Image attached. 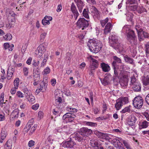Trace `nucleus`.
Segmentation results:
<instances>
[{"label":"nucleus","instance_id":"63","mask_svg":"<svg viewBox=\"0 0 149 149\" xmlns=\"http://www.w3.org/2000/svg\"><path fill=\"white\" fill-rule=\"evenodd\" d=\"M51 85L54 86L55 85L56 83V79H53L51 80Z\"/></svg>","mask_w":149,"mask_h":149},{"label":"nucleus","instance_id":"7","mask_svg":"<svg viewBox=\"0 0 149 149\" xmlns=\"http://www.w3.org/2000/svg\"><path fill=\"white\" fill-rule=\"evenodd\" d=\"M77 24L79 27L82 28V30H84L88 26L89 23L87 20L85 19L84 18H81L78 20Z\"/></svg>","mask_w":149,"mask_h":149},{"label":"nucleus","instance_id":"58","mask_svg":"<svg viewBox=\"0 0 149 149\" xmlns=\"http://www.w3.org/2000/svg\"><path fill=\"white\" fill-rule=\"evenodd\" d=\"M39 107V104H35L33 105L32 106V109L35 110L37 109Z\"/></svg>","mask_w":149,"mask_h":149},{"label":"nucleus","instance_id":"26","mask_svg":"<svg viewBox=\"0 0 149 149\" xmlns=\"http://www.w3.org/2000/svg\"><path fill=\"white\" fill-rule=\"evenodd\" d=\"M38 73L36 74H36H34V81H36L34 82L33 83V85L34 86L37 85L38 84V83L37 81H39L40 80V76L38 73V72H37Z\"/></svg>","mask_w":149,"mask_h":149},{"label":"nucleus","instance_id":"42","mask_svg":"<svg viewBox=\"0 0 149 149\" xmlns=\"http://www.w3.org/2000/svg\"><path fill=\"white\" fill-rule=\"evenodd\" d=\"M56 104L58 106H57L58 107H59V105L62 102V98L60 97H58L57 98H56L55 99Z\"/></svg>","mask_w":149,"mask_h":149},{"label":"nucleus","instance_id":"46","mask_svg":"<svg viewBox=\"0 0 149 149\" xmlns=\"http://www.w3.org/2000/svg\"><path fill=\"white\" fill-rule=\"evenodd\" d=\"M90 143H91L92 146L93 147H96L99 143L97 141L94 140H91Z\"/></svg>","mask_w":149,"mask_h":149},{"label":"nucleus","instance_id":"1","mask_svg":"<svg viewBox=\"0 0 149 149\" xmlns=\"http://www.w3.org/2000/svg\"><path fill=\"white\" fill-rule=\"evenodd\" d=\"M89 131H77L71 134L68 140L63 143L62 146L66 148H72L75 143L72 141V138H74L75 140L80 141L82 139V136H87L89 135Z\"/></svg>","mask_w":149,"mask_h":149},{"label":"nucleus","instance_id":"20","mask_svg":"<svg viewBox=\"0 0 149 149\" xmlns=\"http://www.w3.org/2000/svg\"><path fill=\"white\" fill-rule=\"evenodd\" d=\"M47 83L44 82V81H42L40 84V88L39 89V90L40 91H44L46 90L47 86Z\"/></svg>","mask_w":149,"mask_h":149},{"label":"nucleus","instance_id":"47","mask_svg":"<svg viewBox=\"0 0 149 149\" xmlns=\"http://www.w3.org/2000/svg\"><path fill=\"white\" fill-rule=\"evenodd\" d=\"M42 23L43 25L49 24L50 23L49 21V20H47V19H46L45 18L42 19Z\"/></svg>","mask_w":149,"mask_h":149},{"label":"nucleus","instance_id":"30","mask_svg":"<svg viewBox=\"0 0 149 149\" xmlns=\"http://www.w3.org/2000/svg\"><path fill=\"white\" fill-rule=\"evenodd\" d=\"M48 56L45 54L43 59L41 63L40 67H43L45 65Z\"/></svg>","mask_w":149,"mask_h":149},{"label":"nucleus","instance_id":"35","mask_svg":"<svg viewBox=\"0 0 149 149\" xmlns=\"http://www.w3.org/2000/svg\"><path fill=\"white\" fill-rule=\"evenodd\" d=\"M143 84L145 86H147L149 84V76L147 75L146 77H144L143 80Z\"/></svg>","mask_w":149,"mask_h":149},{"label":"nucleus","instance_id":"25","mask_svg":"<svg viewBox=\"0 0 149 149\" xmlns=\"http://www.w3.org/2000/svg\"><path fill=\"white\" fill-rule=\"evenodd\" d=\"M136 120L135 116H131L129 120L128 124L130 125H134Z\"/></svg>","mask_w":149,"mask_h":149},{"label":"nucleus","instance_id":"12","mask_svg":"<svg viewBox=\"0 0 149 149\" xmlns=\"http://www.w3.org/2000/svg\"><path fill=\"white\" fill-rule=\"evenodd\" d=\"M128 80V77L127 75H123L120 81L121 86L123 87L126 86L127 85Z\"/></svg>","mask_w":149,"mask_h":149},{"label":"nucleus","instance_id":"37","mask_svg":"<svg viewBox=\"0 0 149 149\" xmlns=\"http://www.w3.org/2000/svg\"><path fill=\"white\" fill-rule=\"evenodd\" d=\"M50 72V70L48 67H46L44 70L42 74L44 76H46L49 74Z\"/></svg>","mask_w":149,"mask_h":149},{"label":"nucleus","instance_id":"5","mask_svg":"<svg viewBox=\"0 0 149 149\" xmlns=\"http://www.w3.org/2000/svg\"><path fill=\"white\" fill-rule=\"evenodd\" d=\"M144 100L140 96L136 97L133 100V104L134 107L137 109L141 108L143 104Z\"/></svg>","mask_w":149,"mask_h":149},{"label":"nucleus","instance_id":"59","mask_svg":"<svg viewBox=\"0 0 149 149\" xmlns=\"http://www.w3.org/2000/svg\"><path fill=\"white\" fill-rule=\"evenodd\" d=\"M35 142L33 140H31L28 143V146L29 147H31L34 145Z\"/></svg>","mask_w":149,"mask_h":149},{"label":"nucleus","instance_id":"31","mask_svg":"<svg viewBox=\"0 0 149 149\" xmlns=\"http://www.w3.org/2000/svg\"><path fill=\"white\" fill-rule=\"evenodd\" d=\"M4 46L5 49L8 48L10 51H12L13 50L14 47V45L13 44L11 45V46L9 45V44L8 43H5L4 44Z\"/></svg>","mask_w":149,"mask_h":149},{"label":"nucleus","instance_id":"44","mask_svg":"<svg viewBox=\"0 0 149 149\" xmlns=\"http://www.w3.org/2000/svg\"><path fill=\"white\" fill-rule=\"evenodd\" d=\"M148 126V122L146 121H144L141 124L140 127L141 128H146Z\"/></svg>","mask_w":149,"mask_h":149},{"label":"nucleus","instance_id":"13","mask_svg":"<svg viewBox=\"0 0 149 149\" xmlns=\"http://www.w3.org/2000/svg\"><path fill=\"white\" fill-rule=\"evenodd\" d=\"M109 40L111 45L113 46L118 41L117 36L114 34L112 33L109 37Z\"/></svg>","mask_w":149,"mask_h":149},{"label":"nucleus","instance_id":"41","mask_svg":"<svg viewBox=\"0 0 149 149\" xmlns=\"http://www.w3.org/2000/svg\"><path fill=\"white\" fill-rule=\"evenodd\" d=\"M7 134V131H1V138L2 139H4Z\"/></svg>","mask_w":149,"mask_h":149},{"label":"nucleus","instance_id":"3","mask_svg":"<svg viewBox=\"0 0 149 149\" xmlns=\"http://www.w3.org/2000/svg\"><path fill=\"white\" fill-rule=\"evenodd\" d=\"M87 46L90 51L95 53H98L102 47L100 42L94 39H91L88 42Z\"/></svg>","mask_w":149,"mask_h":149},{"label":"nucleus","instance_id":"54","mask_svg":"<svg viewBox=\"0 0 149 149\" xmlns=\"http://www.w3.org/2000/svg\"><path fill=\"white\" fill-rule=\"evenodd\" d=\"M146 53L147 55L149 54V42H148L146 45Z\"/></svg>","mask_w":149,"mask_h":149},{"label":"nucleus","instance_id":"51","mask_svg":"<svg viewBox=\"0 0 149 149\" xmlns=\"http://www.w3.org/2000/svg\"><path fill=\"white\" fill-rule=\"evenodd\" d=\"M138 7V6H137L136 5L131 6H130V8L131 10H132L133 11H135L136 10L137 11Z\"/></svg>","mask_w":149,"mask_h":149},{"label":"nucleus","instance_id":"45","mask_svg":"<svg viewBox=\"0 0 149 149\" xmlns=\"http://www.w3.org/2000/svg\"><path fill=\"white\" fill-rule=\"evenodd\" d=\"M108 18H106L104 20H102L100 21V23L101 26L102 27H104L106 24L108 22Z\"/></svg>","mask_w":149,"mask_h":149},{"label":"nucleus","instance_id":"24","mask_svg":"<svg viewBox=\"0 0 149 149\" xmlns=\"http://www.w3.org/2000/svg\"><path fill=\"white\" fill-rule=\"evenodd\" d=\"M102 84L104 86H106L110 83L109 79L108 77L106 76L103 80L101 79Z\"/></svg>","mask_w":149,"mask_h":149},{"label":"nucleus","instance_id":"22","mask_svg":"<svg viewBox=\"0 0 149 149\" xmlns=\"http://www.w3.org/2000/svg\"><path fill=\"white\" fill-rule=\"evenodd\" d=\"M134 91L136 92L139 91L141 90V87L139 83H136L135 84L131 86Z\"/></svg>","mask_w":149,"mask_h":149},{"label":"nucleus","instance_id":"17","mask_svg":"<svg viewBox=\"0 0 149 149\" xmlns=\"http://www.w3.org/2000/svg\"><path fill=\"white\" fill-rule=\"evenodd\" d=\"M112 26L110 22H108L106 25L105 28L104 29V33L107 34L108 33L110 32L111 30L112 29Z\"/></svg>","mask_w":149,"mask_h":149},{"label":"nucleus","instance_id":"38","mask_svg":"<svg viewBox=\"0 0 149 149\" xmlns=\"http://www.w3.org/2000/svg\"><path fill=\"white\" fill-rule=\"evenodd\" d=\"M30 102L32 103H34L35 102V98L34 97L32 94L29 96L28 98H26Z\"/></svg>","mask_w":149,"mask_h":149},{"label":"nucleus","instance_id":"55","mask_svg":"<svg viewBox=\"0 0 149 149\" xmlns=\"http://www.w3.org/2000/svg\"><path fill=\"white\" fill-rule=\"evenodd\" d=\"M67 110L68 111L71 112H76L77 111L76 109L72 108H67Z\"/></svg>","mask_w":149,"mask_h":149},{"label":"nucleus","instance_id":"53","mask_svg":"<svg viewBox=\"0 0 149 149\" xmlns=\"http://www.w3.org/2000/svg\"><path fill=\"white\" fill-rule=\"evenodd\" d=\"M1 72H2V74L1 75V78L2 79H4L6 78V77L5 75V70L2 69L1 70Z\"/></svg>","mask_w":149,"mask_h":149},{"label":"nucleus","instance_id":"43","mask_svg":"<svg viewBox=\"0 0 149 149\" xmlns=\"http://www.w3.org/2000/svg\"><path fill=\"white\" fill-rule=\"evenodd\" d=\"M122 143L127 149H132L130 145L127 141L125 140H123L122 141Z\"/></svg>","mask_w":149,"mask_h":149},{"label":"nucleus","instance_id":"28","mask_svg":"<svg viewBox=\"0 0 149 149\" xmlns=\"http://www.w3.org/2000/svg\"><path fill=\"white\" fill-rule=\"evenodd\" d=\"M83 15L86 18L89 19V18L88 15V8L84 9L83 12Z\"/></svg>","mask_w":149,"mask_h":149},{"label":"nucleus","instance_id":"60","mask_svg":"<svg viewBox=\"0 0 149 149\" xmlns=\"http://www.w3.org/2000/svg\"><path fill=\"white\" fill-rule=\"evenodd\" d=\"M108 134L106 133H102V139H108Z\"/></svg>","mask_w":149,"mask_h":149},{"label":"nucleus","instance_id":"40","mask_svg":"<svg viewBox=\"0 0 149 149\" xmlns=\"http://www.w3.org/2000/svg\"><path fill=\"white\" fill-rule=\"evenodd\" d=\"M130 106H129L125 107L122 110L121 112L122 113H125L126 112L129 113L130 111Z\"/></svg>","mask_w":149,"mask_h":149},{"label":"nucleus","instance_id":"16","mask_svg":"<svg viewBox=\"0 0 149 149\" xmlns=\"http://www.w3.org/2000/svg\"><path fill=\"white\" fill-rule=\"evenodd\" d=\"M100 66L102 71L105 72H108L110 70V67L107 64L104 63H101Z\"/></svg>","mask_w":149,"mask_h":149},{"label":"nucleus","instance_id":"62","mask_svg":"<svg viewBox=\"0 0 149 149\" xmlns=\"http://www.w3.org/2000/svg\"><path fill=\"white\" fill-rule=\"evenodd\" d=\"M145 100L146 102L149 105V93L146 95Z\"/></svg>","mask_w":149,"mask_h":149},{"label":"nucleus","instance_id":"15","mask_svg":"<svg viewBox=\"0 0 149 149\" xmlns=\"http://www.w3.org/2000/svg\"><path fill=\"white\" fill-rule=\"evenodd\" d=\"M143 27L139 24H137L135 26V29L137 32L138 38L141 39V33L143 31Z\"/></svg>","mask_w":149,"mask_h":149},{"label":"nucleus","instance_id":"39","mask_svg":"<svg viewBox=\"0 0 149 149\" xmlns=\"http://www.w3.org/2000/svg\"><path fill=\"white\" fill-rule=\"evenodd\" d=\"M4 39L6 40H10L12 38V36L10 33H8L3 36Z\"/></svg>","mask_w":149,"mask_h":149},{"label":"nucleus","instance_id":"29","mask_svg":"<svg viewBox=\"0 0 149 149\" xmlns=\"http://www.w3.org/2000/svg\"><path fill=\"white\" fill-rule=\"evenodd\" d=\"M19 114V110L18 109H15L12 112L11 115L14 118H17Z\"/></svg>","mask_w":149,"mask_h":149},{"label":"nucleus","instance_id":"6","mask_svg":"<svg viewBox=\"0 0 149 149\" xmlns=\"http://www.w3.org/2000/svg\"><path fill=\"white\" fill-rule=\"evenodd\" d=\"M91 58L92 63H91L89 66V74L90 75L92 76L93 75L95 69L98 68L99 63L97 61L92 58L91 57Z\"/></svg>","mask_w":149,"mask_h":149},{"label":"nucleus","instance_id":"27","mask_svg":"<svg viewBox=\"0 0 149 149\" xmlns=\"http://www.w3.org/2000/svg\"><path fill=\"white\" fill-rule=\"evenodd\" d=\"M19 78H16L14 80L13 84L15 89H17L19 87Z\"/></svg>","mask_w":149,"mask_h":149},{"label":"nucleus","instance_id":"36","mask_svg":"<svg viewBox=\"0 0 149 149\" xmlns=\"http://www.w3.org/2000/svg\"><path fill=\"white\" fill-rule=\"evenodd\" d=\"M127 17V20L128 21H131L132 19V14L130 13H128L126 14L125 13Z\"/></svg>","mask_w":149,"mask_h":149},{"label":"nucleus","instance_id":"64","mask_svg":"<svg viewBox=\"0 0 149 149\" xmlns=\"http://www.w3.org/2000/svg\"><path fill=\"white\" fill-rule=\"evenodd\" d=\"M62 8V5L61 4H59L57 6V8L56 9V11L58 12H60Z\"/></svg>","mask_w":149,"mask_h":149},{"label":"nucleus","instance_id":"49","mask_svg":"<svg viewBox=\"0 0 149 149\" xmlns=\"http://www.w3.org/2000/svg\"><path fill=\"white\" fill-rule=\"evenodd\" d=\"M23 72L25 76H27L29 73L28 69L26 67H24L23 68Z\"/></svg>","mask_w":149,"mask_h":149},{"label":"nucleus","instance_id":"9","mask_svg":"<svg viewBox=\"0 0 149 149\" xmlns=\"http://www.w3.org/2000/svg\"><path fill=\"white\" fill-rule=\"evenodd\" d=\"M90 10L94 18H96L97 19H100V12L95 7L93 6H91Z\"/></svg>","mask_w":149,"mask_h":149},{"label":"nucleus","instance_id":"18","mask_svg":"<svg viewBox=\"0 0 149 149\" xmlns=\"http://www.w3.org/2000/svg\"><path fill=\"white\" fill-rule=\"evenodd\" d=\"M75 2L77 4L78 8H79V11L80 12H82V8L84 6L83 3L81 0H74Z\"/></svg>","mask_w":149,"mask_h":149},{"label":"nucleus","instance_id":"50","mask_svg":"<svg viewBox=\"0 0 149 149\" xmlns=\"http://www.w3.org/2000/svg\"><path fill=\"white\" fill-rule=\"evenodd\" d=\"M47 35V33H43L41 34L40 36V40L42 42L44 39Z\"/></svg>","mask_w":149,"mask_h":149},{"label":"nucleus","instance_id":"11","mask_svg":"<svg viewBox=\"0 0 149 149\" xmlns=\"http://www.w3.org/2000/svg\"><path fill=\"white\" fill-rule=\"evenodd\" d=\"M112 46L115 49L118 50L120 52H123L124 51L125 47L119 41Z\"/></svg>","mask_w":149,"mask_h":149},{"label":"nucleus","instance_id":"48","mask_svg":"<svg viewBox=\"0 0 149 149\" xmlns=\"http://www.w3.org/2000/svg\"><path fill=\"white\" fill-rule=\"evenodd\" d=\"M94 132L98 138L102 139L103 133H102L98 131H94Z\"/></svg>","mask_w":149,"mask_h":149},{"label":"nucleus","instance_id":"19","mask_svg":"<svg viewBox=\"0 0 149 149\" xmlns=\"http://www.w3.org/2000/svg\"><path fill=\"white\" fill-rule=\"evenodd\" d=\"M124 59L126 63H129L132 65L134 64V60L128 56L127 55H125L124 57Z\"/></svg>","mask_w":149,"mask_h":149},{"label":"nucleus","instance_id":"56","mask_svg":"<svg viewBox=\"0 0 149 149\" xmlns=\"http://www.w3.org/2000/svg\"><path fill=\"white\" fill-rule=\"evenodd\" d=\"M70 114V113H67L64 114L63 116V120L66 119V120H68V118Z\"/></svg>","mask_w":149,"mask_h":149},{"label":"nucleus","instance_id":"61","mask_svg":"<svg viewBox=\"0 0 149 149\" xmlns=\"http://www.w3.org/2000/svg\"><path fill=\"white\" fill-rule=\"evenodd\" d=\"M32 65L33 66L37 69L38 68V65L36 63V61L35 60H33Z\"/></svg>","mask_w":149,"mask_h":149},{"label":"nucleus","instance_id":"33","mask_svg":"<svg viewBox=\"0 0 149 149\" xmlns=\"http://www.w3.org/2000/svg\"><path fill=\"white\" fill-rule=\"evenodd\" d=\"M75 117V115L73 113H70V114L69 115V116L68 118V120L70 122L74 120Z\"/></svg>","mask_w":149,"mask_h":149},{"label":"nucleus","instance_id":"34","mask_svg":"<svg viewBox=\"0 0 149 149\" xmlns=\"http://www.w3.org/2000/svg\"><path fill=\"white\" fill-rule=\"evenodd\" d=\"M131 82L130 84V85L131 86L134 85V84H135L136 83H138L135 76H133L131 77Z\"/></svg>","mask_w":149,"mask_h":149},{"label":"nucleus","instance_id":"21","mask_svg":"<svg viewBox=\"0 0 149 149\" xmlns=\"http://www.w3.org/2000/svg\"><path fill=\"white\" fill-rule=\"evenodd\" d=\"M22 90L24 93L26 98H28V97L32 94L31 91L26 87H24L22 89Z\"/></svg>","mask_w":149,"mask_h":149},{"label":"nucleus","instance_id":"14","mask_svg":"<svg viewBox=\"0 0 149 149\" xmlns=\"http://www.w3.org/2000/svg\"><path fill=\"white\" fill-rule=\"evenodd\" d=\"M70 9L71 11L74 14L75 19L76 20L77 19V17L79 16V13L77 9L76 6L73 3L72 4Z\"/></svg>","mask_w":149,"mask_h":149},{"label":"nucleus","instance_id":"23","mask_svg":"<svg viewBox=\"0 0 149 149\" xmlns=\"http://www.w3.org/2000/svg\"><path fill=\"white\" fill-rule=\"evenodd\" d=\"M12 145V142L11 140L9 139L4 145V149H11Z\"/></svg>","mask_w":149,"mask_h":149},{"label":"nucleus","instance_id":"2","mask_svg":"<svg viewBox=\"0 0 149 149\" xmlns=\"http://www.w3.org/2000/svg\"><path fill=\"white\" fill-rule=\"evenodd\" d=\"M130 26L129 25L124 26L123 28L122 31L127 34V40L132 45H133L136 44V37L134 31L130 29Z\"/></svg>","mask_w":149,"mask_h":149},{"label":"nucleus","instance_id":"32","mask_svg":"<svg viewBox=\"0 0 149 149\" xmlns=\"http://www.w3.org/2000/svg\"><path fill=\"white\" fill-rule=\"evenodd\" d=\"M137 12L138 13H141L144 12H147V10L146 9L142 6H138L137 8Z\"/></svg>","mask_w":149,"mask_h":149},{"label":"nucleus","instance_id":"52","mask_svg":"<svg viewBox=\"0 0 149 149\" xmlns=\"http://www.w3.org/2000/svg\"><path fill=\"white\" fill-rule=\"evenodd\" d=\"M17 95L19 98H22L24 96L23 93L20 91H17L16 93Z\"/></svg>","mask_w":149,"mask_h":149},{"label":"nucleus","instance_id":"4","mask_svg":"<svg viewBox=\"0 0 149 149\" xmlns=\"http://www.w3.org/2000/svg\"><path fill=\"white\" fill-rule=\"evenodd\" d=\"M128 102V98L127 97H120L117 99L115 105L116 110H119L123 104H127Z\"/></svg>","mask_w":149,"mask_h":149},{"label":"nucleus","instance_id":"8","mask_svg":"<svg viewBox=\"0 0 149 149\" xmlns=\"http://www.w3.org/2000/svg\"><path fill=\"white\" fill-rule=\"evenodd\" d=\"M46 47L47 45H40L36 51V54L40 56H42L46 51Z\"/></svg>","mask_w":149,"mask_h":149},{"label":"nucleus","instance_id":"10","mask_svg":"<svg viewBox=\"0 0 149 149\" xmlns=\"http://www.w3.org/2000/svg\"><path fill=\"white\" fill-rule=\"evenodd\" d=\"M113 58L114 60V61L112 63V66L113 68H119L118 63H121V59L117 57L116 56H114L113 57Z\"/></svg>","mask_w":149,"mask_h":149},{"label":"nucleus","instance_id":"57","mask_svg":"<svg viewBox=\"0 0 149 149\" xmlns=\"http://www.w3.org/2000/svg\"><path fill=\"white\" fill-rule=\"evenodd\" d=\"M142 34H143L144 37L145 38H149V34L148 33L143 31L141 33V35Z\"/></svg>","mask_w":149,"mask_h":149}]
</instances>
